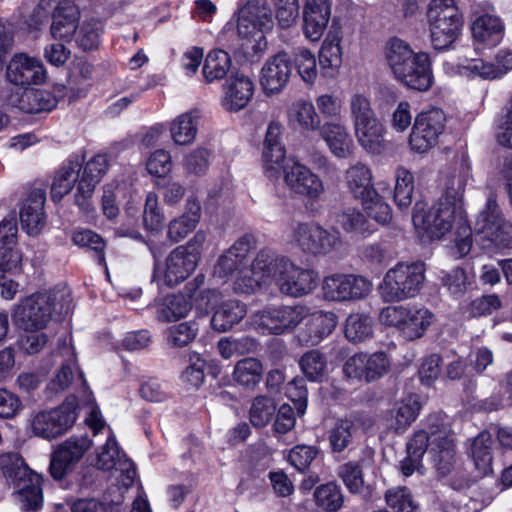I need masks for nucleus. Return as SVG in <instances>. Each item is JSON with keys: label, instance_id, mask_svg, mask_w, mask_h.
<instances>
[{"label": "nucleus", "instance_id": "nucleus-42", "mask_svg": "<svg viewBox=\"0 0 512 512\" xmlns=\"http://www.w3.org/2000/svg\"><path fill=\"white\" fill-rule=\"evenodd\" d=\"M191 309L192 302L186 294H170L157 304L156 317L161 322H172L186 317Z\"/></svg>", "mask_w": 512, "mask_h": 512}, {"label": "nucleus", "instance_id": "nucleus-46", "mask_svg": "<svg viewBox=\"0 0 512 512\" xmlns=\"http://www.w3.org/2000/svg\"><path fill=\"white\" fill-rule=\"evenodd\" d=\"M232 60L222 49L211 50L204 61L202 74L206 83L224 79L231 71Z\"/></svg>", "mask_w": 512, "mask_h": 512}, {"label": "nucleus", "instance_id": "nucleus-56", "mask_svg": "<svg viewBox=\"0 0 512 512\" xmlns=\"http://www.w3.org/2000/svg\"><path fill=\"white\" fill-rule=\"evenodd\" d=\"M282 257L283 256L276 255L269 249H262L257 253L248 267L253 270L256 275L260 276L263 281L268 278H271L273 281L276 276V265H278Z\"/></svg>", "mask_w": 512, "mask_h": 512}, {"label": "nucleus", "instance_id": "nucleus-51", "mask_svg": "<svg viewBox=\"0 0 512 512\" xmlns=\"http://www.w3.org/2000/svg\"><path fill=\"white\" fill-rule=\"evenodd\" d=\"M234 380L243 386L253 387L262 378V364L255 358H245L237 362L233 371Z\"/></svg>", "mask_w": 512, "mask_h": 512}, {"label": "nucleus", "instance_id": "nucleus-40", "mask_svg": "<svg viewBox=\"0 0 512 512\" xmlns=\"http://www.w3.org/2000/svg\"><path fill=\"white\" fill-rule=\"evenodd\" d=\"M294 384L298 390V399L293 400L294 407L290 404H283L276 414L274 430L279 434H286L294 428L296 422L294 409L297 410L298 416L304 415L307 409V389L302 385L298 387L296 382Z\"/></svg>", "mask_w": 512, "mask_h": 512}, {"label": "nucleus", "instance_id": "nucleus-15", "mask_svg": "<svg viewBox=\"0 0 512 512\" xmlns=\"http://www.w3.org/2000/svg\"><path fill=\"white\" fill-rule=\"evenodd\" d=\"M276 267L273 282L283 295L302 297L317 286L318 275L314 270L297 266L287 257H282Z\"/></svg>", "mask_w": 512, "mask_h": 512}, {"label": "nucleus", "instance_id": "nucleus-33", "mask_svg": "<svg viewBox=\"0 0 512 512\" xmlns=\"http://www.w3.org/2000/svg\"><path fill=\"white\" fill-rule=\"evenodd\" d=\"M246 315V304L236 299H228L214 307L210 324L214 331L224 333L239 324Z\"/></svg>", "mask_w": 512, "mask_h": 512}, {"label": "nucleus", "instance_id": "nucleus-55", "mask_svg": "<svg viewBox=\"0 0 512 512\" xmlns=\"http://www.w3.org/2000/svg\"><path fill=\"white\" fill-rule=\"evenodd\" d=\"M78 22L76 23V25ZM102 23L98 20L91 19L84 21L79 29L75 30V42L83 51L93 50L100 43V35L102 33Z\"/></svg>", "mask_w": 512, "mask_h": 512}, {"label": "nucleus", "instance_id": "nucleus-35", "mask_svg": "<svg viewBox=\"0 0 512 512\" xmlns=\"http://www.w3.org/2000/svg\"><path fill=\"white\" fill-rule=\"evenodd\" d=\"M319 131L321 138L335 157L346 159L352 154L353 143L345 125L326 122Z\"/></svg>", "mask_w": 512, "mask_h": 512}, {"label": "nucleus", "instance_id": "nucleus-1", "mask_svg": "<svg viewBox=\"0 0 512 512\" xmlns=\"http://www.w3.org/2000/svg\"><path fill=\"white\" fill-rule=\"evenodd\" d=\"M84 154L71 155L55 173L51 185V198L59 202L75 186L74 204L87 215L94 211L95 187L108 170L105 154H97L84 164Z\"/></svg>", "mask_w": 512, "mask_h": 512}, {"label": "nucleus", "instance_id": "nucleus-50", "mask_svg": "<svg viewBox=\"0 0 512 512\" xmlns=\"http://www.w3.org/2000/svg\"><path fill=\"white\" fill-rule=\"evenodd\" d=\"M394 201L399 209L408 208L412 203L414 191L413 174L404 167H398L395 172Z\"/></svg>", "mask_w": 512, "mask_h": 512}, {"label": "nucleus", "instance_id": "nucleus-21", "mask_svg": "<svg viewBox=\"0 0 512 512\" xmlns=\"http://www.w3.org/2000/svg\"><path fill=\"white\" fill-rule=\"evenodd\" d=\"M7 80L22 88L39 85L45 81L46 71L40 60L25 53L15 54L6 68Z\"/></svg>", "mask_w": 512, "mask_h": 512}, {"label": "nucleus", "instance_id": "nucleus-25", "mask_svg": "<svg viewBox=\"0 0 512 512\" xmlns=\"http://www.w3.org/2000/svg\"><path fill=\"white\" fill-rule=\"evenodd\" d=\"M426 19L432 47L443 51L448 48V0H429Z\"/></svg>", "mask_w": 512, "mask_h": 512}, {"label": "nucleus", "instance_id": "nucleus-37", "mask_svg": "<svg viewBox=\"0 0 512 512\" xmlns=\"http://www.w3.org/2000/svg\"><path fill=\"white\" fill-rule=\"evenodd\" d=\"M57 103V98L43 89H26L19 98L10 100L12 106L28 114L51 111Z\"/></svg>", "mask_w": 512, "mask_h": 512}, {"label": "nucleus", "instance_id": "nucleus-59", "mask_svg": "<svg viewBox=\"0 0 512 512\" xmlns=\"http://www.w3.org/2000/svg\"><path fill=\"white\" fill-rule=\"evenodd\" d=\"M17 224L14 219H4L0 223V259H12L14 254H22L17 248Z\"/></svg>", "mask_w": 512, "mask_h": 512}, {"label": "nucleus", "instance_id": "nucleus-48", "mask_svg": "<svg viewBox=\"0 0 512 512\" xmlns=\"http://www.w3.org/2000/svg\"><path fill=\"white\" fill-rule=\"evenodd\" d=\"M358 427L351 419L337 420L328 430L329 447L333 453H341L353 442Z\"/></svg>", "mask_w": 512, "mask_h": 512}, {"label": "nucleus", "instance_id": "nucleus-36", "mask_svg": "<svg viewBox=\"0 0 512 512\" xmlns=\"http://www.w3.org/2000/svg\"><path fill=\"white\" fill-rule=\"evenodd\" d=\"M200 215V202L194 197L188 198L184 213L170 221L167 237L175 243L181 241L195 229L200 220Z\"/></svg>", "mask_w": 512, "mask_h": 512}, {"label": "nucleus", "instance_id": "nucleus-8", "mask_svg": "<svg viewBox=\"0 0 512 512\" xmlns=\"http://www.w3.org/2000/svg\"><path fill=\"white\" fill-rule=\"evenodd\" d=\"M424 279L423 264L400 263L386 272L379 292L387 303L413 298L420 292Z\"/></svg>", "mask_w": 512, "mask_h": 512}, {"label": "nucleus", "instance_id": "nucleus-5", "mask_svg": "<svg viewBox=\"0 0 512 512\" xmlns=\"http://www.w3.org/2000/svg\"><path fill=\"white\" fill-rule=\"evenodd\" d=\"M0 470L16 489V499L23 511L36 512L43 505L42 478L14 452L0 455Z\"/></svg>", "mask_w": 512, "mask_h": 512}, {"label": "nucleus", "instance_id": "nucleus-64", "mask_svg": "<svg viewBox=\"0 0 512 512\" xmlns=\"http://www.w3.org/2000/svg\"><path fill=\"white\" fill-rule=\"evenodd\" d=\"M496 139L504 147L512 148V96L503 113L496 119Z\"/></svg>", "mask_w": 512, "mask_h": 512}, {"label": "nucleus", "instance_id": "nucleus-38", "mask_svg": "<svg viewBox=\"0 0 512 512\" xmlns=\"http://www.w3.org/2000/svg\"><path fill=\"white\" fill-rule=\"evenodd\" d=\"M345 179L353 197L361 202L376 196L371 170L365 164L356 163L349 167L345 173Z\"/></svg>", "mask_w": 512, "mask_h": 512}, {"label": "nucleus", "instance_id": "nucleus-26", "mask_svg": "<svg viewBox=\"0 0 512 512\" xmlns=\"http://www.w3.org/2000/svg\"><path fill=\"white\" fill-rule=\"evenodd\" d=\"M282 127L277 122L268 125L263 147V162L269 177H277L280 170H284L286 150L281 143Z\"/></svg>", "mask_w": 512, "mask_h": 512}, {"label": "nucleus", "instance_id": "nucleus-62", "mask_svg": "<svg viewBox=\"0 0 512 512\" xmlns=\"http://www.w3.org/2000/svg\"><path fill=\"white\" fill-rule=\"evenodd\" d=\"M274 401L266 396L256 397L250 408V422L255 427L266 426L275 414Z\"/></svg>", "mask_w": 512, "mask_h": 512}, {"label": "nucleus", "instance_id": "nucleus-60", "mask_svg": "<svg viewBox=\"0 0 512 512\" xmlns=\"http://www.w3.org/2000/svg\"><path fill=\"white\" fill-rule=\"evenodd\" d=\"M72 242L79 247L95 251L97 262L100 265L105 264V242L100 235L89 229L75 230L72 235Z\"/></svg>", "mask_w": 512, "mask_h": 512}, {"label": "nucleus", "instance_id": "nucleus-22", "mask_svg": "<svg viewBox=\"0 0 512 512\" xmlns=\"http://www.w3.org/2000/svg\"><path fill=\"white\" fill-rule=\"evenodd\" d=\"M293 63L286 52H279L267 59L260 73V85L266 95L277 94L287 85Z\"/></svg>", "mask_w": 512, "mask_h": 512}, {"label": "nucleus", "instance_id": "nucleus-39", "mask_svg": "<svg viewBox=\"0 0 512 512\" xmlns=\"http://www.w3.org/2000/svg\"><path fill=\"white\" fill-rule=\"evenodd\" d=\"M374 452L364 449L358 461H349L339 467L338 475L351 493H359L363 490V469L372 466Z\"/></svg>", "mask_w": 512, "mask_h": 512}, {"label": "nucleus", "instance_id": "nucleus-12", "mask_svg": "<svg viewBox=\"0 0 512 512\" xmlns=\"http://www.w3.org/2000/svg\"><path fill=\"white\" fill-rule=\"evenodd\" d=\"M78 402L71 395L56 408L38 412L31 421L34 435L46 440L56 439L67 433L78 417Z\"/></svg>", "mask_w": 512, "mask_h": 512}, {"label": "nucleus", "instance_id": "nucleus-47", "mask_svg": "<svg viewBox=\"0 0 512 512\" xmlns=\"http://www.w3.org/2000/svg\"><path fill=\"white\" fill-rule=\"evenodd\" d=\"M22 254L12 255V259H0V295L6 300L14 298L19 284L13 279L21 272Z\"/></svg>", "mask_w": 512, "mask_h": 512}, {"label": "nucleus", "instance_id": "nucleus-52", "mask_svg": "<svg viewBox=\"0 0 512 512\" xmlns=\"http://www.w3.org/2000/svg\"><path fill=\"white\" fill-rule=\"evenodd\" d=\"M314 497L316 504L328 512L338 511L344 502L341 488L335 482H329L317 487Z\"/></svg>", "mask_w": 512, "mask_h": 512}, {"label": "nucleus", "instance_id": "nucleus-6", "mask_svg": "<svg viewBox=\"0 0 512 512\" xmlns=\"http://www.w3.org/2000/svg\"><path fill=\"white\" fill-rule=\"evenodd\" d=\"M471 177L469 158L462 153L458 174L453 175L450 184L455 188L454 195L450 194V231L455 229L454 246L450 247V256L462 258L466 256L472 247V229L468 222L464 208L463 194L465 186Z\"/></svg>", "mask_w": 512, "mask_h": 512}, {"label": "nucleus", "instance_id": "nucleus-27", "mask_svg": "<svg viewBox=\"0 0 512 512\" xmlns=\"http://www.w3.org/2000/svg\"><path fill=\"white\" fill-rule=\"evenodd\" d=\"M331 8L329 0H307L304 8V34L310 41H318L327 28Z\"/></svg>", "mask_w": 512, "mask_h": 512}, {"label": "nucleus", "instance_id": "nucleus-10", "mask_svg": "<svg viewBox=\"0 0 512 512\" xmlns=\"http://www.w3.org/2000/svg\"><path fill=\"white\" fill-rule=\"evenodd\" d=\"M291 243L304 254L314 257L327 256L342 246L337 230L326 229L314 222L297 223L292 230Z\"/></svg>", "mask_w": 512, "mask_h": 512}, {"label": "nucleus", "instance_id": "nucleus-16", "mask_svg": "<svg viewBox=\"0 0 512 512\" xmlns=\"http://www.w3.org/2000/svg\"><path fill=\"white\" fill-rule=\"evenodd\" d=\"M446 114L442 109L431 108L420 112L414 121L409 136V146L417 153H426L437 145L446 125Z\"/></svg>", "mask_w": 512, "mask_h": 512}, {"label": "nucleus", "instance_id": "nucleus-53", "mask_svg": "<svg viewBox=\"0 0 512 512\" xmlns=\"http://www.w3.org/2000/svg\"><path fill=\"white\" fill-rule=\"evenodd\" d=\"M372 320L363 314H351L346 319L345 336L352 343H360L372 336Z\"/></svg>", "mask_w": 512, "mask_h": 512}, {"label": "nucleus", "instance_id": "nucleus-11", "mask_svg": "<svg viewBox=\"0 0 512 512\" xmlns=\"http://www.w3.org/2000/svg\"><path fill=\"white\" fill-rule=\"evenodd\" d=\"M475 235L498 248H512V223L506 220L496 195L490 192L474 227Z\"/></svg>", "mask_w": 512, "mask_h": 512}, {"label": "nucleus", "instance_id": "nucleus-30", "mask_svg": "<svg viewBox=\"0 0 512 512\" xmlns=\"http://www.w3.org/2000/svg\"><path fill=\"white\" fill-rule=\"evenodd\" d=\"M46 196L42 189L30 192L20 210L22 229L30 235H37L45 223L44 204Z\"/></svg>", "mask_w": 512, "mask_h": 512}, {"label": "nucleus", "instance_id": "nucleus-13", "mask_svg": "<svg viewBox=\"0 0 512 512\" xmlns=\"http://www.w3.org/2000/svg\"><path fill=\"white\" fill-rule=\"evenodd\" d=\"M380 321L396 327L408 340L423 336L433 320V314L426 308L415 306H388L381 310Z\"/></svg>", "mask_w": 512, "mask_h": 512}, {"label": "nucleus", "instance_id": "nucleus-58", "mask_svg": "<svg viewBox=\"0 0 512 512\" xmlns=\"http://www.w3.org/2000/svg\"><path fill=\"white\" fill-rule=\"evenodd\" d=\"M198 331L199 325L195 321L173 325L167 329V343L176 348L185 347L195 339Z\"/></svg>", "mask_w": 512, "mask_h": 512}, {"label": "nucleus", "instance_id": "nucleus-32", "mask_svg": "<svg viewBox=\"0 0 512 512\" xmlns=\"http://www.w3.org/2000/svg\"><path fill=\"white\" fill-rule=\"evenodd\" d=\"M341 39L340 28L331 26L319 51L321 73L326 78L335 77L342 64Z\"/></svg>", "mask_w": 512, "mask_h": 512}, {"label": "nucleus", "instance_id": "nucleus-24", "mask_svg": "<svg viewBox=\"0 0 512 512\" xmlns=\"http://www.w3.org/2000/svg\"><path fill=\"white\" fill-rule=\"evenodd\" d=\"M253 248L251 235H244L237 239L217 260L214 267V276L226 279L233 273H238L249 264V252Z\"/></svg>", "mask_w": 512, "mask_h": 512}, {"label": "nucleus", "instance_id": "nucleus-2", "mask_svg": "<svg viewBox=\"0 0 512 512\" xmlns=\"http://www.w3.org/2000/svg\"><path fill=\"white\" fill-rule=\"evenodd\" d=\"M428 451L440 478L448 475V428L438 415L428 418V430H418L406 443V457L400 461L399 469L409 477L422 467L424 454Z\"/></svg>", "mask_w": 512, "mask_h": 512}, {"label": "nucleus", "instance_id": "nucleus-29", "mask_svg": "<svg viewBox=\"0 0 512 512\" xmlns=\"http://www.w3.org/2000/svg\"><path fill=\"white\" fill-rule=\"evenodd\" d=\"M97 465L102 470H120L126 473L127 482L130 486L134 482L136 470L134 464L121 452L114 436H109L101 453L98 455Z\"/></svg>", "mask_w": 512, "mask_h": 512}, {"label": "nucleus", "instance_id": "nucleus-14", "mask_svg": "<svg viewBox=\"0 0 512 512\" xmlns=\"http://www.w3.org/2000/svg\"><path fill=\"white\" fill-rule=\"evenodd\" d=\"M153 258V273L152 283L157 284V288L161 289L163 286L173 288L185 281L197 266L196 258L188 256L187 252L182 247L173 249L166 259V267L163 270L160 261L157 259L154 249L149 247Z\"/></svg>", "mask_w": 512, "mask_h": 512}, {"label": "nucleus", "instance_id": "nucleus-19", "mask_svg": "<svg viewBox=\"0 0 512 512\" xmlns=\"http://www.w3.org/2000/svg\"><path fill=\"white\" fill-rule=\"evenodd\" d=\"M91 440L88 436H71L60 444L52 453L50 460V474L55 480H62L80 461L90 448Z\"/></svg>", "mask_w": 512, "mask_h": 512}, {"label": "nucleus", "instance_id": "nucleus-41", "mask_svg": "<svg viewBox=\"0 0 512 512\" xmlns=\"http://www.w3.org/2000/svg\"><path fill=\"white\" fill-rule=\"evenodd\" d=\"M492 446L493 438L490 432H480L472 441L469 454L479 476H485L492 472Z\"/></svg>", "mask_w": 512, "mask_h": 512}, {"label": "nucleus", "instance_id": "nucleus-4", "mask_svg": "<svg viewBox=\"0 0 512 512\" xmlns=\"http://www.w3.org/2000/svg\"><path fill=\"white\" fill-rule=\"evenodd\" d=\"M71 293L66 287L36 293L23 299L14 309V324L23 331L44 329L52 315L65 316L71 309Z\"/></svg>", "mask_w": 512, "mask_h": 512}, {"label": "nucleus", "instance_id": "nucleus-45", "mask_svg": "<svg viewBox=\"0 0 512 512\" xmlns=\"http://www.w3.org/2000/svg\"><path fill=\"white\" fill-rule=\"evenodd\" d=\"M338 319L334 312L319 311L312 315L306 325L307 338L305 342L309 345H317L325 337L330 335L336 328Z\"/></svg>", "mask_w": 512, "mask_h": 512}, {"label": "nucleus", "instance_id": "nucleus-23", "mask_svg": "<svg viewBox=\"0 0 512 512\" xmlns=\"http://www.w3.org/2000/svg\"><path fill=\"white\" fill-rule=\"evenodd\" d=\"M273 15L265 0H252L239 11L237 31L241 37H249L257 31L273 27Z\"/></svg>", "mask_w": 512, "mask_h": 512}, {"label": "nucleus", "instance_id": "nucleus-57", "mask_svg": "<svg viewBox=\"0 0 512 512\" xmlns=\"http://www.w3.org/2000/svg\"><path fill=\"white\" fill-rule=\"evenodd\" d=\"M420 409L421 404L417 395L406 397L395 410V430L403 432L417 418Z\"/></svg>", "mask_w": 512, "mask_h": 512}, {"label": "nucleus", "instance_id": "nucleus-18", "mask_svg": "<svg viewBox=\"0 0 512 512\" xmlns=\"http://www.w3.org/2000/svg\"><path fill=\"white\" fill-rule=\"evenodd\" d=\"M390 367L386 353L360 352L349 357L343 365V373L349 379L373 382L384 376Z\"/></svg>", "mask_w": 512, "mask_h": 512}, {"label": "nucleus", "instance_id": "nucleus-54", "mask_svg": "<svg viewBox=\"0 0 512 512\" xmlns=\"http://www.w3.org/2000/svg\"><path fill=\"white\" fill-rule=\"evenodd\" d=\"M337 222L347 233L365 237L373 232L365 215L354 208L345 209L340 213Z\"/></svg>", "mask_w": 512, "mask_h": 512}, {"label": "nucleus", "instance_id": "nucleus-7", "mask_svg": "<svg viewBox=\"0 0 512 512\" xmlns=\"http://www.w3.org/2000/svg\"><path fill=\"white\" fill-rule=\"evenodd\" d=\"M51 11V35L55 39L70 41L80 19L79 8L73 0H40L31 13L27 24L31 29L39 30L49 19Z\"/></svg>", "mask_w": 512, "mask_h": 512}, {"label": "nucleus", "instance_id": "nucleus-63", "mask_svg": "<svg viewBox=\"0 0 512 512\" xmlns=\"http://www.w3.org/2000/svg\"><path fill=\"white\" fill-rule=\"evenodd\" d=\"M349 116L352 125L376 117L371 100L361 93L351 95L348 101Z\"/></svg>", "mask_w": 512, "mask_h": 512}, {"label": "nucleus", "instance_id": "nucleus-61", "mask_svg": "<svg viewBox=\"0 0 512 512\" xmlns=\"http://www.w3.org/2000/svg\"><path fill=\"white\" fill-rule=\"evenodd\" d=\"M387 505L395 512H420L410 491L406 487L388 489L385 494Z\"/></svg>", "mask_w": 512, "mask_h": 512}, {"label": "nucleus", "instance_id": "nucleus-34", "mask_svg": "<svg viewBox=\"0 0 512 512\" xmlns=\"http://www.w3.org/2000/svg\"><path fill=\"white\" fill-rule=\"evenodd\" d=\"M358 144L368 153L380 154L384 148L385 128L376 116L352 125Z\"/></svg>", "mask_w": 512, "mask_h": 512}, {"label": "nucleus", "instance_id": "nucleus-9", "mask_svg": "<svg viewBox=\"0 0 512 512\" xmlns=\"http://www.w3.org/2000/svg\"><path fill=\"white\" fill-rule=\"evenodd\" d=\"M307 312L301 305L270 306L253 312L248 318V324L263 335L288 334L306 318Z\"/></svg>", "mask_w": 512, "mask_h": 512}, {"label": "nucleus", "instance_id": "nucleus-3", "mask_svg": "<svg viewBox=\"0 0 512 512\" xmlns=\"http://www.w3.org/2000/svg\"><path fill=\"white\" fill-rule=\"evenodd\" d=\"M385 56L397 81L421 92L430 89L433 75L427 53L414 52L407 42L394 37L386 44Z\"/></svg>", "mask_w": 512, "mask_h": 512}, {"label": "nucleus", "instance_id": "nucleus-17", "mask_svg": "<svg viewBox=\"0 0 512 512\" xmlns=\"http://www.w3.org/2000/svg\"><path fill=\"white\" fill-rule=\"evenodd\" d=\"M412 221L415 228L430 240L441 239L448 232V191L428 209L417 202L413 208Z\"/></svg>", "mask_w": 512, "mask_h": 512}, {"label": "nucleus", "instance_id": "nucleus-28", "mask_svg": "<svg viewBox=\"0 0 512 512\" xmlns=\"http://www.w3.org/2000/svg\"><path fill=\"white\" fill-rule=\"evenodd\" d=\"M472 35L477 48H493L497 46L504 36V24L495 15L484 13L472 23Z\"/></svg>", "mask_w": 512, "mask_h": 512}, {"label": "nucleus", "instance_id": "nucleus-44", "mask_svg": "<svg viewBox=\"0 0 512 512\" xmlns=\"http://www.w3.org/2000/svg\"><path fill=\"white\" fill-rule=\"evenodd\" d=\"M459 75L468 79L480 77L485 80H494L501 77L495 64L478 59H464L450 67V74Z\"/></svg>", "mask_w": 512, "mask_h": 512}, {"label": "nucleus", "instance_id": "nucleus-49", "mask_svg": "<svg viewBox=\"0 0 512 512\" xmlns=\"http://www.w3.org/2000/svg\"><path fill=\"white\" fill-rule=\"evenodd\" d=\"M299 366L309 381L320 382L327 369V359L323 353L313 349L301 356Z\"/></svg>", "mask_w": 512, "mask_h": 512}, {"label": "nucleus", "instance_id": "nucleus-43", "mask_svg": "<svg viewBox=\"0 0 512 512\" xmlns=\"http://www.w3.org/2000/svg\"><path fill=\"white\" fill-rule=\"evenodd\" d=\"M200 112L197 109L185 112L176 117L170 126L171 137L177 145H188L193 142L198 130Z\"/></svg>", "mask_w": 512, "mask_h": 512}, {"label": "nucleus", "instance_id": "nucleus-31", "mask_svg": "<svg viewBox=\"0 0 512 512\" xmlns=\"http://www.w3.org/2000/svg\"><path fill=\"white\" fill-rule=\"evenodd\" d=\"M253 94V81L244 74L231 72L226 85L223 105L228 111H239L247 106Z\"/></svg>", "mask_w": 512, "mask_h": 512}, {"label": "nucleus", "instance_id": "nucleus-20", "mask_svg": "<svg viewBox=\"0 0 512 512\" xmlns=\"http://www.w3.org/2000/svg\"><path fill=\"white\" fill-rule=\"evenodd\" d=\"M284 181L292 192L310 201H318L325 192L321 178L298 161L285 163Z\"/></svg>", "mask_w": 512, "mask_h": 512}]
</instances>
